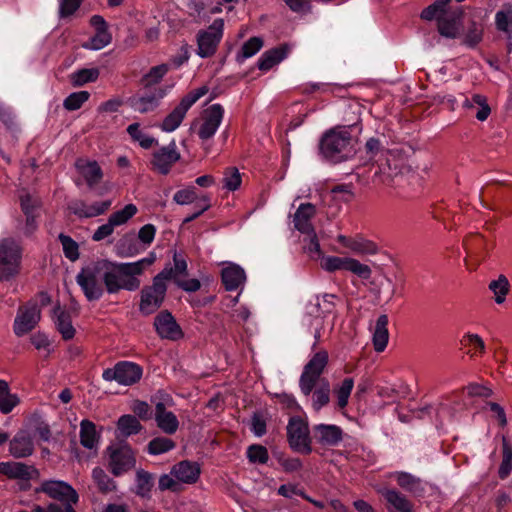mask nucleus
<instances>
[{
	"mask_svg": "<svg viewBox=\"0 0 512 512\" xmlns=\"http://www.w3.org/2000/svg\"><path fill=\"white\" fill-rule=\"evenodd\" d=\"M328 359V353L325 350L315 353L304 366L299 379L301 393L306 397L311 395V406L316 412L330 402V383L326 378H321Z\"/></svg>",
	"mask_w": 512,
	"mask_h": 512,
	"instance_id": "f257e3e1",
	"label": "nucleus"
},
{
	"mask_svg": "<svg viewBox=\"0 0 512 512\" xmlns=\"http://www.w3.org/2000/svg\"><path fill=\"white\" fill-rule=\"evenodd\" d=\"M155 260L154 253L131 263L102 260L105 290L109 294H116L120 290H137L140 287V280L137 276L141 275L145 268L152 265Z\"/></svg>",
	"mask_w": 512,
	"mask_h": 512,
	"instance_id": "f03ea898",
	"label": "nucleus"
},
{
	"mask_svg": "<svg viewBox=\"0 0 512 512\" xmlns=\"http://www.w3.org/2000/svg\"><path fill=\"white\" fill-rule=\"evenodd\" d=\"M320 151L332 162L346 160L353 152L350 132L344 128L330 129L321 138Z\"/></svg>",
	"mask_w": 512,
	"mask_h": 512,
	"instance_id": "7ed1b4c3",
	"label": "nucleus"
},
{
	"mask_svg": "<svg viewBox=\"0 0 512 512\" xmlns=\"http://www.w3.org/2000/svg\"><path fill=\"white\" fill-rule=\"evenodd\" d=\"M23 247L12 238L0 239V282L15 279L22 268Z\"/></svg>",
	"mask_w": 512,
	"mask_h": 512,
	"instance_id": "20e7f679",
	"label": "nucleus"
},
{
	"mask_svg": "<svg viewBox=\"0 0 512 512\" xmlns=\"http://www.w3.org/2000/svg\"><path fill=\"white\" fill-rule=\"evenodd\" d=\"M169 279L171 270L163 269L153 278L151 285L141 290L139 311L143 315H150L161 307L167 292L166 281Z\"/></svg>",
	"mask_w": 512,
	"mask_h": 512,
	"instance_id": "39448f33",
	"label": "nucleus"
},
{
	"mask_svg": "<svg viewBox=\"0 0 512 512\" xmlns=\"http://www.w3.org/2000/svg\"><path fill=\"white\" fill-rule=\"evenodd\" d=\"M76 282L88 301L99 300L105 291L102 260L82 268Z\"/></svg>",
	"mask_w": 512,
	"mask_h": 512,
	"instance_id": "423d86ee",
	"label": "nucleus"
},
{
	"mask_svg": "<svg viewBox=\"0 0 512 512\" xmlns=\"http://www.w3.org/2000/svg\"><path fill=\"white\" fill-rule=\"evenodd\" d=\"M143 376V368L132 361H119L112 368L103 370L102 378L107 382L115 381L122 386L137 384Z\"/></svg>",
	"mask_w": 512,
	"mask_h": 512,
	"instance_id": "0eeeda50",
	"label": "nucleus"
},
{
	"mask_svg": "<svg viewBox=\"0 0 512 512\" xmlns=\"http://www.w3.org/2000/svg\"><path fill=\"white\" fill-rule=\"evenodd\" d=\"M224 21L215 19L206 29L199 30L196 36L197 55L201 58L212 57L223 37Z\"/></svg>",
	"mask_w": 512,
	"mask_h": 512,
	"instance_id": "6e6552de",
	"label": "nucleus"
},
{
	"mask_svg": "<svg viewBox=\"0 0 512 512\" xmlns=\"http://www.w3.org/2000/svg\"><path fill=\"white\" fill-rule=\"evenodd\" d=\"M207 92L208 88L206 86H202L196 90L191 91L185 97H183L179 105H177L165 117L161 124V129L165 132H172L176 130L182 123L187 111Z\"/></svg>",
	"mask_w": 512,
	"mask_h": 512,
	"instance_id": "1a4fd4ad",
	"label": "nucleus"
},
{
	"mask_svg": "<svg viewBox=\"0 0 512 512\" xmlns=\"http://www.w3.org/2000/svg\"><path fill=\"white\" fill-rule=\"evenodd\" d=\"M108 468L118 477L134 468L136 464L135 452L127 444L110 445L107 447Z\"/></svg>",
	"mask_w": 512,
	"mask_h": 512,
	"instance_id": "9d476101",
	"label": "nucleus"
},
{
	"mask_svg": "<svg viewBox=\"0 0 512 512\" xmlns=\"http://www.w3.org/2000/svg\"><path fill=\"white\" fill-rule=\"evenodd\" d=\"M287 438L293 451L305 455L312 452L309 426L302 418H290L287 425Z\"/></svg>",
	"mask_w": 512,
	"mask_h": 512,
	"instance_id": "9b49d317",
	"label": "nucleus"
},
{
	"mask_svg": "<svg viewBox=\"0 0 512 512\" xmlns=\"http://www.w3.org/2000/svg\"><path fill=\"white\" fill-rule=\"evenodd\" d=\"M321 266L328 272L346 270L362 279H369L372 274L368 265L350 257L327 256L323 258Z\"/></svg>",
	"mask_w": 512,
	"mask_h": 512,
	"instance_id": "f8f14e48",
	"label": "nucleus"
},
{
	"mask_svg": "<svg viewBox=\"0 0 512 512\" xmlns=\"http://www.w3.org/2000/svg\"><path fill=\"white\" fill-rule=\"evenodd\" d=\"M138 212V208L135 204H127L123 209L112 213L107 223L99 226L92 235V240L99 242L107 237L111 236L114 232L115 227L126 224L131 218H133Z\"/></svg>",
	"mask_w": 512,
	"mask_h": 512,
	"instance_id": "ddd939ff",
	"label": "nucleus"
},
{
	"mask_svg": "<svg viewBox=\"0 0 512 512\" xmlns=\"http://www.w3.org/2000/svg\"><path fill=\"white\" fill-rule=\"evenodd\" d=\"M337 300H339V297L335 294L317 295L314 301H310L306 305V314L315 320H320L318 325L321 326L322 321L329 315H333L334 318L337 317Z\"/></svg>",
	"mask_w": 512,
	"mask_h": 512,
	"instance_id": "4468645a",
	"label": "nucleus"
},
{
	"mask_svg": "<svg viewBox=\"0 0 512 512\" xmlns=\"http://www.w3.org/2000/svg\"><path fill=\"white\" fill-rule=\"evenodd\" d=\"M41 318L37 303H27L19 307L14 320L13 330L17 336H23L33 330Z\"/></svg>",
	"mask_w": 512,
	"mask_h": 512,
	"instance_id": "2eb2a0df",
	"label": "nucleus"
},
{
	"mask_svg": "<svg viewBox=\"0 0 512 512\" xmlns=\"http://www.w3.org/2000/svg\"><path fill=\"white\" fill-rule=\"evenodd\" d=\"M180 153L174 141L156 150L151 159V169L159 174L167 175L173 165L180 160Z\"/></svg>",
	"mask_w": 512,
	"mask_h": 512,
	"instance_id": "dca6fc26",
	"label": "nucleus"
},
{
	"mask_svg": "<svg viewBox=\"0 0 512 512\" xmlns=\"http://www.w3.org/2000/svg\"><path fill=\"white\" fill-rule=\"evenodd\" d=\"M224 117V108L220 104H213L206 108L201 117L197 134L201 140L212 138L217 132Z\"/></svg>",
	"mask_w": 512,
	"mask_h": 512,
	"instance_id": "f3484780",
	"label": "nucleus"
},
{
	"mask_svg": "<svg viewBox=\"0 0 512 512\" xmlns=\"http://www.w3.org/2000/svg\"><path fill=\"white\" fill-rule=\"evenodd\" d=\"M40 491L61 503L77 504L79 501L77 491L65 481H43L40 486Z\"/></svg>",
	"mask_w": 512,
	"mask_h": 512,
	"instance_id": "a211bd4d",
	"label": "nucleus"
},
{
	"mask_svg": "<svg viewBox=\"0 0 512 512\" xmlns=\"http://www.w3.org/2000/svg\"><path fill=\"white\" fill-rule=\"evenodd\" d=\"M466 251V264L469 269L476 266L485 258L488 251V243L480 234H471L463 242Z\"/></svg>",
	"mask_w": 512,
	"mask_h": 512,
	"instance_id": "6ab92c4d",
	"label": "nucleus"
},
{
	"mask_svg": "<svg viewBox=\"0 0 512 512\" xmlns=\"http://www.w3.org/2000/svg\"><path fill=\"white\" fill-rule=\"evenodd\" d=\"M154 328L161 339L177 341L184 335L174 316L167 310L161 311L155 317Z\"/></svg>",
	"mask_w": 512,
	"mask_h": 512,
	"instance_id": "aec40b11",
	"label": "nucleus"
},
{
	"mask_svg": "<svg viewBox=\"0 0 512 512\" xmlns=\"http://www.w3.org/2000/svg\"><path fill=\"white\" fill-rule=\"evenodd\" d=\"M388 477L394 479L400 488L413 496L421 497L425 493L424 481L411 473L394 471L389 473Z\"/></svg>",
	"mask_w": 512,
	"mask_h": 512,
	"instance_id": "412c9836",
	"label": "nucleus"
},
{
	"mask_svg": "<svg viewBox=\"0 0 512 512\" xmlns=\"http://www.w3.org/2000/svg\"><path fill=\"white\" fill-rule=\"evenodd\" d=\"M313 437L322 446H337L343 439V430L334 424H317L313 427Z\"/></svg>",
	"mask_w": 512,
	"mask_h": 512,
	"instance_id": "4be33fe9",
	"label": "nucleus"
},
{
	"mask_svg": "<svg viewBox=\"0 0 512 512\" xmlns=\"http://www.w3.org/2000/svg\"><path fill=\"white\" fill-rule=\"evenodd\" d=\"M110 206V200L95 202L91 205L82 200H73L69 203L68 209L80 218H92L104 214Z\"/></svg>",
	"mask_w": 512,
	"mask_h": 512,
	"instance_id": "5701e85b",
	"label": "nucleus"
},
{
	"mask_svg": "<svg viewBox=\"0 0 512 512\" xmlns=\"http://www.w3.org/2000/svg\"><path fill=\"white\" fill-rule=\"evenodd\" d=\"M337 242L349 249L351 252L359 255H374L378 252V246L376 243L359 235L355 237L338 235Z\"/></svg>",
	"mask_w": 512,
	"mask_h": 512,
	"instance_id": "b1692460",
	"label": "nucleus"
},
{
	"mask_svg": "<svg viewBox=\"0 0 512 512\" xmlns=\"http://www.w3.org/2000/svg\"><path fill=\"white\" fill-rule=\"evenodd\" d=\"M10 454L15 458H26L33 454L34 443L28 431H18L9 443Z\"/></svg>",
	"mask_w": 512,
	"mask_h": 512,
	"instance_id": "393cba45",
	"label": "nucleus"
},
{
	"mask_svg": "<svg viewBox=\"0 0 512 512\" xmlns=\"http://www.w3.org/2000/svg\"><path fill=\"white\" fill-rule=\"evenodd\" d=\"M164 96V89L155 88L153 91L149 90L142 96L133 97L131 99V107L139 113H147L153 111Z\"/></svg>",
	"mask_w": 512,
	"mask_h": 512,
	"instance_id": "a878e982",
	"label": "nucleus"
},
{
	"mask_svg": "<svg viewBox=\"0 0 512 512\" xmlns=\"http://www.w3.org/2000/svg\"><path fill=\"white\" fill-rule=\"evenodd\" d=\"M221 279L227 291H235L246 281V274L239 265L229 263L222 269Z\"/></svg>",
	"mask_w": 512,
	"mask_h": 512,
	"instance_id": "bb28decb",
	"label": "nucleus"
},
{
	"mask_svg": "<svg viewBox=\"0 0 512 512\" xmlns=\"http://www.w3.org/2000/svg\"><path fill=\"white\" fill-rule=\"evenodd\" d=\"M155 421L158 428L169 435L174 434L179 427L176 415L171 411H167L165 404L162 402H158L155 406Z\"/></svg>",
	"mask_w": 512,
	"mask_h": 512,
	"instance_id": "cd10ccee",
	"label": "nucleus"
},
{
	"mask_svg": "<svg viewBox=\"0 0 512 512\" xmlns=\"http://www.w3.org/2000/svg\"><path fill=\"white\" fill-rule=\"evenodd\" d=\"M315 212V207L312 204H301L294 214V227L303 234L313 233L315 230L312 226L311 219L314 217Z\"/></svg>",
	"mask_w": 512,
	"mask_h": 512,
	"instance_id": "c85d7f7f",
	"label": "nucleus"
},
{
	"mask_svg": "<svg viewBox=\"0 0 512 512\" xmlns=\"http://www.w3.org/2000/svg\"><path fill=\"white\" fill-rule=\"evenodd\" d=\"M0 473L11 479L30 480L37 470L21 462H2Z\"/></svg>",
	"mask_w": 512,
	"mask_h": 512,
	"instance_id": "c756f323",
	"label": "nucleus"
},
{
	"mask_svg": "<svg viewBox=\"0 0 512 512\" xmlns=\"http://www.w3.org/2000/svg\"><path fill=\"white\" fill-rule=\"evenodd\" d=\"M289 53V47L286 44L265 51L258 60V68L261 71H268L281 61Z\"/></svg>",
	"mask_w": 512,
	"mask_h": 512,
	"instance_id": "7c9ffc66",
	"label": "nucleus"
},
{
	"mask_svg": "<svg viewBox=\"0 0 512 512\" xmlns=\"http://www.w3.org/2000/svg\"><path fill=\"white\" fill-rule=\"evenodd\" d=\"M171 474L180 482L195 483L200 475V468L196 463L182 461L174 465Z\"/></svg>",
	"mask_w": 512,
	"mask_h": 512,
	"instance_id": "2f4dec72",
	"label": "nucleus"
},
{
	"mask_svg": "<svg viewBox=\"0 0 512 512\" xmlns=\"http://www.w3.org/2000/svg\"><path fill=\"white\" fill-rule=\"evenodd\" d=\"M389 506L396 512H412V502L396 489H382L379 491Z\"/></svg>",
	"mask_w": 512,
	"mask_h": 512,
	"instance_id": "473e14b6",
	"label": "nucleus"
},
{
	"mask_svg": "<svg viewBox=\"0 0 512 512\" xmlns=\"http://www.w3.org/2000/svg\"><path fill=\"white\" fill-rule=\"evenodd\" d=\"M75 166L78 172L84 177L89 187L95 186L103 177L101 167L96 161L78 159Z\"/></svg>",
	"mask_w": 512,
	"mask_h": 512,
	"instance_id": "72a5a7b5",
	"label": "nucleus"
},
{
	"mask_svg": "<svg viewBox=\"0 0 512 512\" xmlns=\"http://www.w3.org/2000/svg\"><path fill=\"white\" fill-rule=\"evenodd\" d=\"M79 437L81 445L89 450L97 448L101 438L100 433L96 430V425L88 419H83L80 422Z\"/></svg>",
	"mask_w": 512,
	"mask_h": 512,
	"instance_id": "f704fd0d",
	"label": "nucleus"
},
{
	"mask_svg": "<svg viewBox=\"0 0 512 512\" xmlns=\"http://www.w3.org/2000/svg\"><path fill=\"white\" fill-rule=\"evenodd\" d=\"M387 326V315H380L376 321V325L373 332V346L375 351L377 352H382L387 347L389 340V332Z\"/></svg>",
	"mask_w": 512,
	"mask_h": 512,
	"instance_id": "c9c22d12",
	"label": "nucleus"
},
{
	"mask_svg": "<svg viewBox=\"0 0 512 512\" xmlns=\"http://www.w3.org/2000/svg\"><path fill=\"white\" fill-rule=\"evenodd\" d=\"M463 107L469 110L475 109V117L479 121H485L491 113L487 98L481 94H474L471 98H466Z\"/></svg>",
	"mask_w": 512,
	"mask_h": 512,
	"instance_id": "e433bc0d",
	"label": "nucleus"
},
{
	"mask_svg": "<svg viewBox=\"0 0 512 512\" xmlns=\"http://www.w3.org/2000/svg\"><path fill=\"white\" fill-rule=\"evenodd\" d=\"M398 172V167L395 165L392 168L389 160L386 159L385 163H381L377 166L373 175V182L390 186L393 184V178L398 175Z\"/></svg>",
	"mask_w": 512,
	"mask_h": 512,
	"instance_id": "4c0bfd02",
	"label": "nucleus"
},
{
	"mask_svg": "<svg viewBox=\"0 0 512 512\" xmlns=\"http://www.w3.org/2000/svg\"><path fill=\"white\" fill-rule=\"evenodd\" d=\"M19 402V397L10 392L8 383L5 380H0V412L10 413Z\"/></svg>",
	"mask_w": 512,
	"mask_h": 512,
	"instance_id": "58836bf2",
	"label": "nucleus"
},
{
	"mask_svg": "<svg viewBox=\"0 0 512 512\" xmlns=\"http://www.w3.org/2000/svg\"><path fill=\"white\" fill-rule=\"evenodd\" d=\"M464 390L458 389L450 393L443 395L440 398L439 405L444 409H451L453 411H459L465 408L466 404L464 401Z\"/></svg>",
	"mask_w": 512,
	"mask_h": 512,
	"instance_id": "ea45409f",
	"label": "nucleus"
},
{
	"mask_svg": "<svg viewBox=\"0 0 512 512\" xmlns=\"http://www.w3.org/2000/svg\"><path fill=\"white\" fill-rule=\"evenodd\" d=\"M142 425L139 420L130 414L121 416L117 421V430L123 437H128L139 433Z\"/></svg>",
	"mask_w": 512,
	"mask_h": 512,
	"instance_id": "a19ab883",
	"label": "nucleus"
},
{
	"mask_svg": "<svg viewBox=\"0 0 512 512\" xmlns=\"http://www.w3.org/2000/svg\"><path fill=\"white\" fill-rule=\"evenodd\" d=\"M117 255L121 257H133L139 254L143 248H140L133 234L124 235L116 245Z\"/></svg>",
	"mask_w": 512,
	"mask_h": 512,
	"instance_id": "79ce46f5",
	"label": "nucleus"
},
{
	"mask_svg": "<svg viewBox=\"0 0 512 512\" xmlns=\"http://www.w3.org/2000/svg\"><path fill=\"white\" fill-rule=\"evenodd\" d=\"M512 472V445L506 436H502V460L498 469L501 479H506Z\"/></svg>",
	"mask_w": 512,
	"mask_h": 512,
	"instance_id": "37998d69",
	"label": "nucleus"
},
{
	"mask_svg": "<svg viewBox=\"0 0 512 512\" xmlns=\"http://www.w3.org/2000/svg\"><path fill=\"white\" fill-rule=\"evenodd\" d=\"M135 482V494L142 498H149L153 487L152 474L142 469L138 470L136 472Z\"/></svg>",
	"mask_w": 512,
	"mask_h": 512,
	"instance_id": "c03bdc74",
	"label": "nucleus"
},
{
	"mask_svg": "<svg viewBox=\"0 0 512 512\" xmlns=\"http://www.w3.org/2000/svg\"><path fill=\"white\" fill-rule=\"evenodd\" d=\"M354 387V380L351 377L345 378L341 384L334 388V393L337 398V406L339 409H344L348 405V400Z\"/></svg>",
	"mask_w": 512,
	"mask_h": 512,
	"instance_id": "a18cd8bd",
	"label": "nucleus"
},
{
	"mask_svg": "<svg viewBox=\"0 0 512 512\" xmlns=\"http://www.w3.org/2000/svg\"><path fill=\"white\" fill-rule=\"evenodd\" d=\"M55 324L63 339L70 340L75 335V329L72 325L69 313L59 310L57 313Z\"/></svg>",
	"mask_w": 512,
	"mask_h": 512,
	"instance_id": "49530a36",
	"label": "nucleus"
},
{
	"mask_svg": "<svg viewBox=\"0 0 512 512\" xmlns=\"http://www.w3.org/2000/svg\"><path fill=\"white\" fill-rule=\"evenodd\" d=\"M489 289L494 294V300L497 304H502L510 289L508 279L504 275H500L496 280L489 284Z\"/></svg>",
	"mask_w": 512,
	"mask_h": 512,
	"instance_id": "de8ad7c7",
	"label": "nucleus"
},
{
	"mask_svg": "<svg viewBox=\"0 0 512 512\" xmlns=\"http://www.w3.org/2000/svg\"><path fill=\"white\" fill-rule=\"evenodd\" d=\"M92 478L100 492L109 493L116 490L115 481L112 480L102 468L95 467L92 471Z\"/></svg>",
	"mask_w": 512,
	"mask_h": 512,
	"instance_id": "09e8293b",
	"label": "nucleus"
},
{
	"mask_svg": "<svg viewBox=\"0 0 512 512\" xmlns=\"http://www.w3.org/2000/svg\"><path fill=\"white\" fill-rule=\"evenodd\" d=\"M99 70L97 68H84L75 71L71 75V83L75 87H80L89 82H95L99 77Z\"/></svg>",
	"mask_w": 512,
	"mask_h": 512,
	"instance_id": "8fccbe9b",
	"label": "nucleus"
},
{
	"mask_svg": "<svg viewBox=\"0 0 512 512\" xmlns=\"http://www.w3.org/2000/svg\"><path fill=\"white\" fill-rule=\"evenodd\" d=\"M127 132L130 135V137L133 139V141L138 142L139 145L144 149L151 148L157 142L155 138L144 133L140 129V125L138 123L130 124L127 127Z\"/></svg>",
	"mask_w": 512,
	"mask_h": 512,
	"instance_id": "3c124183",
	"label": "nucleus"
},
{
	"mask_svg": "<svg viewBox=\"0 0 512 512\" xmlns=\"http://www.w3.org/2000/svg\"><path fill=\"white\" fill-rule=\"evenodd\" d=\"M175 446V442L167 437H156L148 443L147 451L151 455H160L174 449Z\"/></svg>",
	"mask_w": 512,
	"mask_h": 512,
	"instance_id": "603ef678",
	"label": "nucleus"
},
{
	"mask_svg": "<svg viewBox=\"0 0 512 512\" xmlns=\"http://www.w3.org/2000/svg\"><path fill=\"white\" fill-rule=\"evenodd\" d=\"M450 1L451 0H436L421 12V18L428 21L433 19L438 21L439 18L444 17L443 15Z\"/></svg>",
	"mask_w": 512,
	"mask_h": 512,
	"instance_id": "864d4df0",
	"label": "nucleus"
},
{
	"mask_svg": "<svg viewBox=\"0 0 512 512\" xmlns=\"http://www.w3.org/2000/svg\"><path fill=\"white\" fill-rule=\"evenodd\" d=\"M112 41V36L108 30L96 31L95 35L85 42L82 47L88 50H101L108 46Z\"/></svg>",
	"mask_w": 512,
	"mask_h": 512,
	"instance_id": "5fc2aeb1",
	"label": "nucleus"
},
{
	"mask_svg": "<svg viewBox=\"0 0 512 512\" xmlns=\"http://www.w3.org/2000/svg\"><path fill=\"white\" fill-rule=\"evenodd\" d=\"M58 238L62 245L65 257L73 262L78 260L80 256L78 243L70 236L63 233H61Z\"/></svg>",
	"mask_w": 512,
	"mask_h": 512,
	"instance_id": "6e6d98bb",
	"label": "nucleus"
},
{
	"mask_svg": "<svg viewBox=\"0 0 512 512\" xmlns=\"http://www.w3.org/2000/svg\"><path fill=\"white\" fill-rule=\"evenodd\" d=\"M495 25L499 31L511 32L509 26L512 25V4L505 5L495 14Z\"/></svg>",
	"mask_w": 512,
	"mask_h": 512,
	"instance_id": "4d7b16f0",
	"label": "nucleus"
},
{
	"mask_svg": "<svg viewBox=\"0 0 512 512\" xmlns=\"http://www.w3.org/2000/svg\"><path fill=\"white\" fill-rule=\"evenodd\" d=\"M242 178L236 167H228L223 173V187L228 191H235L240 188Z\"/></svg>",
	"mask_w": 512,
	"mask_h": 512,
	"instance_id": "13d9d810",
	"label": "nucleus"
},
{
	"mask_svg": "<svg viewBox=\"0 0 512 512\" xmlns=\"http://www.w3.org/2000/svg\"><path fill=\"white\" fill-rule=\"evenodd\" d=\"M90 93L87 91L73 92L67 96L63 102V106L68 111H75L88 101Z\"/></svg>",
	"mask_w": 512,
	"mask_h": 512,
	"instance_id": "bf43d9fd",
	"label": "nucleus"
},
{
	"mask_svg": "<svg viewBox=\"0 0 512 512\" xmlns=\"http://www.w3.org/2000/svg\"><path fill=\"white\" fill-rule=\"evenodd\" d=\"M438 31L440 35L454 39L458 34L457 22L454 18L443 17L438 19L437 23Z\"/></svg>",
	"mask_w": 512,
	"mask_h": 512,
	"instance_id": "052dcab7",
	"label": "nucleus"
},
{
	"mask_svg": "<svg viewBox=\"0 0 512 512\" xmlns=\"http://www.w3.org/2000/svg\"><path fill=\"white\" fill-rule=\"evenodd\" d=\"M247 458L251 463L265 464L269 459L268 450L259 444L250 445L247 449Z\"/></svg>",
	"mask_w": 512,
	"mask_h": 512,
	"instance_id": "680f3d73",
	"label": "nucleus"
},
{
	"mask_svg": "<svg viewBox=\"0 0 512 512\" xmlns=\"http://www.w3.org/2000/svg\"><path fill=\"white\" fill-rule=\"evenodd\" d=\"M169 67L167 64L154 66L144 76L143 82L146 86L157 84L168 72Z\"/></svg>",
	"mask_w": 512,
	"mask_h": 512,
	"instance_id": "e2e57ef3",
	"label": "nucleus"
},
{
	"mask_svg": "<svg viewBox=\"0 0 512 512\" xmlns=\"http://www.w3.org/2000/svg\"><path fill=\"white\" fill-rule=\"evenodd\" d=\"M197 199V194L193 186H188L184 189L177 191L173 200L179 205H188L193 203Z\"/></svg>",
	"mask_w": 512,
	"mask_h": 512,
	"instance_id": "0e129e2a",
	"label": "nucleus"
},
{
	"mask_svg": "<svg viewBox=\"0 0 512 512\" xmlns=\"http://www.w3.org/2000/svg\"><path fill=\"white\" fill-rule=\"evenodd\" d=\"M263 46V41L259 37H252L242 46V55L244 58L254 56Z\"/></svg>",
	"mask_w": 512,
	"mask_h": 512,
	"instance_id": "69168bd1",
	"label": "nucleus"
},
{
	"mask_svg": "<svg viewBox=\"0 0 512 512\" xmlns=\"http://www.w3.org/2000/svg\"><path fill=\"white\" fill-rule=\"evenodd\" d=\"M463 390L469 397L488 398L492 395V390L490 388L477 383H471L464 387Z\"/></svg>",
	"mask_w": 512,
	"mask_h": 512,
	"instance_id": "338daca9",
	"label": "nucleus"
},
{
	"mask_svg": "<svg viewBox=\"0 0 512 512\" xmlns=\"http://www.w3.org/2000/svg\"><path fill=\"white\" fill-rule=\"evenodd\" d=\"M74 504L70 503H50L47 507L36 505L33 508L34 512H76L73 508Z\"/></svg>",
	"mask_w": 512,
	"mask_h": 512,
	"instance_id": "774afa93",
	"label": "nucleus"
}]
</instances>
